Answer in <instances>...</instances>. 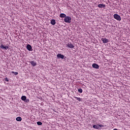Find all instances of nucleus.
<instances>
[{
  "mask_svg": "<svg viewBox=\"0 0 130 130\" xmlns=\"http://www.w3.org/2000/svg\"><path fill=\"white\" fill-rule=\"evenodd\" d=\"M72 20V18L70 16H67L66 17L64 18V21L66 23H71V21Z\"/></svg>",
  "mask_w": 130,
  "mask_h": 130,
  "instance_id": "nucleus-1",
  "label": "nucleus"
},
{
  "mask_svg": "<svg viewBox=\"0 0 130 130\" xmlns=\"http://www.w3.org/2000/svg\"><path fill=\"white\" fill-rule=\"evenodd\" d=\"M114 18L116 20L118 21H121V17L117 14H114Z\"/></svg>",
  "mask_w": 130,
  "mask_h": 130,
  "instance_id": "nucleus-2",
  "label": "nucleus"
},
{
  "mask_svg": "<svg viewBox=\"0 0 130 130\" xmlns=\"http://www.w3.org/2000/svg\"><path fill=\"white\" fill-rule=\"evenodd\" d=\"M66 46L67 47H68L69 48H71V49H73V48H74V45H73L72 44L71 42H68L67 43V44H66Z\"/></svg>",
  "mask_w": 130,
  "mask_h": 130,
  "instance_id": "nucleus-3",
  "label": "nucleus"
},
{
  "mask_svg": "<svg viewBox=\"0 0 130 130\" xmlns=\"http://www.w3.org/2000/svg\"><path fill=\"white\" fill-rule=\"evenodd\" d=\"M0 48L3 50H8L9 49V46L6 45H4L3 44H1L0 46Z\"/></svg>",
  "mask_w": 130,
  "mask_h": 130,
  "instance_id": "nucleus-4",
  "label": "nucleus"
},
{
  "mask_svg": "<svg viewBox=\"0 0 130 130\" xmlns=\"http://www.w3.org/2000/svg\"><path fill=\"white\" fill-rule=\"evenodd\" d=\"M26 48L28 50V51H32V48L31 47L30 45L27 44Z\"/></svg>",
  "mask_w": 130,
  "mask_h": 130,
  "instance_id": "nucleus-5",
  "label": "nucleus"
},
{
  "mask_svg": "<svg viewBox=\"0 0 130 130\" xmlns=\"http://www.w3.org/2000/svg\"><path fill=\"white\" fill-rule=\"evenodd\" d=\"M101 40L104 44H106L109 42V40L106 38H102Z\"/></svg>",
  "mask_w": 130,
  "mask_h": 130,
  "instance_id": "nucleus-6",
  "label": "nucleus"
},
{
  "mask_svg": "<svg viewBox=\"0 0 130 130\" xmlns=\"http://www.w3.org/2000/svg\"><path fill=\"white\" fill-rule=\"evenodd\" d=\"M29 63H31V65L33 67L37 66V62L35 61H29Z\"/></svg>",
  "mask_w": 130,
  "mask_h": 130,
  "instance_id": "nucleus-7",
  "label": "nucleus"
},
{
  "mask_svg": "<svg viewBox=\"0 0 130 130\" xmlns=\"http://www.w3.org/2000/svg\"><path fill=\"white\" fill-rule=\"evenodd\" d=\"M92 67L93 69H99V66L96 63L92 64Z\"/></svg>",
  "mask_w": 130,
  "mask_h": 130,
  "instance_id": "nucleus-8",
  "label": "nucleus"
},
{
  "mask_svg": "<svg viewBox=\"0 0 130 130\" xmlns=\"http://www.w3.org/2000/svg\"><path fill=\"white\" fill-rule=\"evenodd\" d=\"M98 7L105 9L106 5L104 4H99V5H98Z\"/></svg>",
  "mask_w": 130,
  "mask_h": 130,
  "instance_id": "nucleus-9",
  "label": "nucleus"
},
{
  "mask_svg": "<svg viewBox=\"0 0 130 130\" xmlns=\"http://www.w3.org/2000/svg\"><path fill=\"white\" fill-rule=\"evenodd\" d=\"M64 55H61V54H58L57 55V57L58 58L63 59V58H64Z\"/></svg>",
  "mask_w": 130,
  "mask_h": 130,
  "instance_id": "nucleus-10",
  "label": "nucleus"
},
{
  "mask_svg": "<svg viewBox=\"0 0 130 130\" xmlns=\"http://www.w3.org/2000/svg\"><path fill=\"white\" fill-rule=\"evenodd\" d=\"M74 98L77 100V101H79V102H82L83 99L82 98H78L77 96H74Z\"/></svg>",
  "mask_w": 130,
  "mask_h": 130,
  "instance_id": "nucleus-11",
  "label": "nucleus"
},
{
  "mask_svg": "<svg viewBox=\"0 0 130 130\" xmlns=\"http://www.w3.org/2000/svg\"><path fill=\"white\" fill-rule=\"evenodd\" d=\"M50 23L52 25H55V24H56L55 20V19H52V20H51Z\"/></svg>",
  "mask_w": 130,
  "mask_h": 130,
  "instance_id": "nucleus-12",
  "label": "nucleus"
},
{
  "mask_svg": "<svg viewBox=\"0 0 130 130\" xmlns=\"http://www.w3.org/2000/svg\"><path fill=\"white\" fill-rule=\"evenodd\" d=\"M59 17H60V18H66V17H67L66 14H64V13H61V14H60Z\"/></svg>",
  "mask_w": 130,
  "mask_h": 130,
  "instance_id": "nucleus-13",
  "label": "nucleus"
},
{
  "mask_svg": "<svg viewBox=\"0 0 130 130\" xmlns=\"http://www.w3.org/2000/svg\"><path fill=\"white\" fill-rule=\"evenodd\" d=\"M27 99H26V96H25V95H23L22 96H21V100H22V101H25Z\"/></svg>",
  "mask_w": 130,
  "mask_h": 130,
  "instance_id": "nucleus-14",
  "label": "nucleus"
},
{
  "mask_svg": "<svg viewBox=\"0 0 130 130\" xmlns=\"http://www.w3.org/2000/svg\"><path fill=\"white\" fill-rule=\"evenodd\" d=\"M17 121H22V118L21 117H17L16 118Z\"/></svg>",
  "mask_w": 130,
  "mask_h": 130,
  "instance_id": "nucleus-15",
  "label": "nucleus"
},
{
  "mask_svg": "<svg viewBox=\"0 0 130 130\" xmlns=\"http://www.w3.org/2000/svg\"><path fill=\"white\" fill-rule=\"evenodd\" d=\"M98 125H99V127H105L107 126L106 125H104L103 124H98Z\"/></svg>",
  "mask_w": 130,
  "mask_h": 130,
  "instance_id": "nucleus-16",
  "label": "nucleus"
},
{
  "mask_svg": "<svg viewBox=\"0 0 130 130\" xmlns=\"http://www.w3.org/2000/svg\"><path fill=\"white\" fill-rule=\"evenodd\" d=\"M78 92H79V93H82L83 92L82 89H81V88L78 89Z\"/></svg>",
  "mask_w": 130,
  "mask_h": 130,
  "instance_id": "nucleus-17",
  "label": "nucleus"
},
{
  "mask_svg": "<svg viewBox=\"0 0 130 130\" xmlns=\"http://www.w3.org/2000/svg\"><path fill=\"white\" fill-rule=\"evenodd\" d=\"M37 124L38 125H42L43 124V123H42L41 121H38L37 122Z\"/></svg>",
  "mask_w": 130,
  "mask_h": 130,
  "instance_id": "nucleus-18",
  "label": "nucleus"
},
{
  "mask_svg": "<svg viewBox=\"0 0 130 130\" xmlns=\"http://www.w3.org/2000/svg\"><path fill=\"white\" fill-rule=\"evenodd\" d=\"M11 73L14 74V75H18V73L17 72H14L12 71V72H11Z\"/></svg>",
  "mask_w": 130,
  "mask_h": 130,
  "instance_id": "nucleus-19",
  "label": "nucleus"
},
{
  "mask_svg": "<svg viewBox=\"0 0 130 130\" xmlns=\"http://www.w3.org/2000/svg\"><path fill=\"white\" fill-rule=\"evenodd\" d=\"M93 128H95V129H99L98 126H97L96 125H93Z\"/></svg>",
  "mask_w": 130,
  "mask_h": 130,
  "instance_id": "nucleus-20",
  "label": "nucleus"
},
{
  "mask_svg": "<svg viewBox=\"0 0 130 130\" xmlns=\"http://www.w3.org/2000/svg\"><path fill=\"white\" fill-rule=\"evenodd\" d=\"M25 102V103H29V100L28 99H26V100L23 101Z\"/></svg>",
  "mask_w": 130,
  "mask_h": 130,
  "instance_id": "nucleus-21",
  "label": "nucleus"
},
{
  "mask_svg": "<svg viewBox=\"0 0 130 130\" xmlns=\"http://www.w3.org/2000/svg\"><path fill=\"white\" fill-rule=\"evenodd\" d=\"M5 81H6L7 82L9 81V79L8 78L5 79Z\"/></svg>",
  "mask_w": 130,
  "mask_h": 130,
  "instance_id": "nucleus-22",
  "label": "nucleus"
},
{
  "mask_svg": "<svg viewBox=\"0 0 130 130\" xmlns=\"http://www.w3.org/2000/svg\"><path fill=\"white\" fill-rule=\"evenodd\" d=\"M113 130H118V129L115 128V129H114Z\"/></svg>",
  "mask_w": 130,
  "mask_h": 130,
  "instance_id": "nucleus-23",
  "label": "nucleus"
}]
</instances>
